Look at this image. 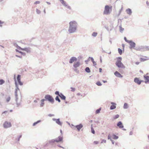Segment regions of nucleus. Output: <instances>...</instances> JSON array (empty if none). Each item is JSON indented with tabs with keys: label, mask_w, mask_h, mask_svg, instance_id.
<instances>
[{
	"label": "nucleus",
	"mask_w": 149,
	"mask_h": 149,
	"mask_svg": "<svg viewBox=\"0 0 149 149\" xmlns=\"http://www.w3.org/2000/svg\"><path fill=\"white\" fill-rule=\"evenodd\" d=\"M78 24L75 21H71L69 23V26L68 31L70 33H72L76 32Z\"/></svg>",
	"instance_id": "1"
},
{
	"label": "nucleus",
	"mask_w": 149,
	"mask_h": 149,
	"mask_svg": "<svg viewBox=\"0 0 149 149\" xmlns=\"http://www.w3.org/2000/svg\"><path fill=\"white\" fill-rule=\"evenodd\" d=\"M63 137L60 136H58L57 138L49 140V144L52 145L53 143L55 142L58 143L62 141H63Z\"/></svg>",
	"instance_id": "2"
},
{
	"label": "nucleus",
	"mask_w": 149,
	"mask_h": 149,
	"mask_svg": "<svg viewBox=\"0 0 149 149\" xmlns=\"http://www.w3.org/2000/svg\"><path fill=\"white\" fill-rule=\"evenodd\" d=\"M117 60L116 63V65L119 68H125V66L121 62V61L122 58L120 57H119L117 58Z\"/></svg>",
	"instance_id": "3"
},
{
	"label": "nucleus",
	"mask_w": 149,
	"mask_h": 149,
	"mask_svg": "<svg viewBox=\"0 0 149 149\" xmlns=\"http://www.w3.org/2000/svg\"><path fill=\"white\" fill-rule=\"evenodd\" d=\"M19 91V87L16 88L15 90V101L16 103L17 107H18L21 104V100H20L19 101H18V97L17 94V92L18 91Z\"/></svg>",
	"instance_id": "4"
},
{
	"label": "nucleus",
	"mask_w": 149,
	"mask_h": 149,
	"mask_svg": "<svg viewBox=\"0 0 149 149\" xmlns=\"http://www.w3.org/2000/svg\"><path fill=\"white\" fill-rule=\"evenodd\" d=\"M45 101H48L52 104H53L54 102V100L52 97L49 95H46L45 96Z\"/></svg>",
	"instance_id": "5"
},
{
	"label": "nucleus",
	"mask_w": 149,
	"mask_h": 149,
	"mask_svg": "<svg viewBox=\"0 0 149 149\" xmlns=\"http://www.w3.org/2000/svg\"><path fill=\"white\" fill-rule=\"evenodd\" d=\"M110 8L109 6H105L104 8V10L103 12V14L106 15H108L110 14Z\"/></svg>",
	"instance_id": "6"
},
{
	"label": "nucleus",
	"mask_w": 149,
	"mask_h": 149,
	"mask_svg": "<svg viewBox=\"0 0 149 149\" xmlns=\"http://www.w3.org/2000/svg\"><path fill=\"white\" fill-rule=\"evenodd\" d=\"M3 127L5 128H7L11 127L12 125L10 122L5 121L3 125Z\"/></svg>",
	"instance_id": "7"
},
{
	"label": "nucleus",
	"mask_w": 149,
	"mask_h": 149,
	"mask_svg": "<svg viewBox=\"0 0 149 149\" xmlns=\"http://www.w3.org/2000/svg\"><path fill=\"white\" fill-rule=\"evenodd\" d=\"M135 49L137 51H139L141 52L146 51L145 46H141L139 47H136Z\"/></svg>",
	"instance_id": "8"
},
{
	"label": "nucleus",
	"mask_w": 149,
	"mask_h": 149,
	"mask_svg": "<svg viewBox=\"0 0 149 149\" xmlns=\"http://www.w3.org/2000/svg\"><path fill=\"white\" fill-rule=\"evenodd\" d=\"M129 43L130 46L129 48L130 49H135V47L136 46V43L135 42H133L132 40H130V41L128 43Z\"/></svg>",
	"instance_id": "9"
},
{
	"label": "nucleus",
	"mask_w": 149,
	"mask_h": 149,
	"mask_svg": "<svg viewBox=\"0 0 149 149\" xmlns=\"http://www.w3.org/2000/svg\"><path fill=\"white\" fill-rule=\"evenodd\" d=\"M60 1L61 2V3L62 4V5L63 6H65V7H67V8H68V9H69L70 10L71 9V7L70 6H68L67 4L66 3V2L64 0H62L61 1Z\"/></svg>",
	"instance_id": "10"
},
{
	"label": "nucleus",
	"mask_w": 149,
	"mask_h": 149,
	"mask_svg": "<svg viewBox=\"0 0 149 149\" xmlns=\"http://www.w3.org/2000/svg\"><path fill=\"white\" fill-rule=\"evenodd\" d=\"M134 81L138 85H140L142 82H143V81L140 80L138 78L136 77L134 79Z\"/></svg>",
	"instance_id": "11"
},
{
	"label": "nucleus",
	"mask_w": 149,
	"mask_h": 149,
	"mask_svg": "<svg viewBox=\"0 0 149 149\" xmlns=\"http://www.w3.org/2000/svg\"><path fill=\"white\" fill-rule=\"evenodd\" d=\"M52 120L53 121H55L56 123L58 125L61 126L62 125V123L60 121L59 118L55 119L54 118H52Z\"/></svg>",
	"instance_id": "12"
},
{
	"label": "nucleus",
	"mask_w": 149,
	"mask_h": 149,
	"mask_svg": "<svg viewBox=\"0 0 149 149\" xmlns=\"http://www.w3.org/2000/svg\"><path fill=\"white\" fill-rule=\"evenodd\" d=\"M21 75L18 74L17 75V79L18 82V83L19 85L20 86H22L23 85V83L21 82Z\"/></svg>",
	"instance_id": "13"
},
{
	"label": "nucleus",
	"mask_w": 149,
	"mask_h": 149,
	"mask_svg": "<svg viewBox=\"0 0 149 149\" xmlns=\"http://www.w3.org/2000/svg\"><path fill=\"white\" fill-rule=\"evenodd\" d=\"M77 58L74 56L72 57L70 60L69 62L70 63H72L74 61H76Z\"/></svg>",
	"instance_id": "14"
},
{
	"label": "nucleus",
	"mask_w": 149,
	"mask_h": 149,
	"mask_svg": "<svg viewBox=\"0 0 149 149\" xmlns=\"http://www.w3.org/2000/svg\"><path fill=\"white\" fill-rule=\"evenodd\" d=\"M80 65V63L79 61H78L74 63L73 65V67L75 68H77L79 67Z\"/></svg>",
	"instance_id": "15"
},
{
	"label": "nucleus",
	"mask_w": 149,
	"mask_h": 149,
	"mask_svg": "<svg viewBox=\"0 0 149 149\" xmlns=\"http://www.w3.org/2000/svg\"><path fill=\"white\" fill-rule=\"evenodd\" d=\"M75 127L77 128L78 131H79L83 127V125L81 124H80L79 125L75 126Z\"/></svg>",
	"instance_id": "16"
},
{
	"label": "nucleus",
	"mask_w": 149,
	"mask_h": 149,
	"mask_svg": "<svg viewBox=\"0 0 149 149\" xmlns=\"http://www.w3.org/2000/svg\"><path fill=\"white\" fill-rule=\"evenodd\" d=\"M117 125L120 128H123L124 127L121 121H119L118 122L117 124Z\"/></svg>",
	"instance_id": "17"
},
{
	"label": "nucleus",
	"mask_w": 149,
	"mask_h": 149,
	"mask_svg": "<svg viewBox=\"0 0 149 149\" xmlns=\"http://www.w3.org/2000/svg\"><path fill=\"white\" fill-rule=\"evenodd\" d=\"M115 75L117 77L119 78H122L123 76L117 71H116L114 73Z\"/></svg>",
	"instance_id": "18"
},
{
	"label": "nucleus",
	"mask_w": 149,
	"mask_h": 149,
	"mask_svg": "<svg viewBox=\"0 0 149 149\" xmlns=\"http://www.w3.org/2000/svg\"><path fill=\"white\" fill-rule=\"evenodd\" d=\"M144 77L146 80V81H145V83L146 84L148 82L149 84V76L144 75Z\"/></svg>",
	"instance_id": "19"
},
{
	"label": "nucleus",
	"mask_w": 149,
	"mask_h": 149,
	"mask_svg": "<svg viewBox=\"0 0 149 149\" xmlns=\"http://www.w3.org/2000/svg\"><path fill=\"white\" fill-rule=\"evenodd\" d=\"M21 50H24L26 51L27 53H29L30 52V48H21Z\"/></svg>",
	"instance_id": "20"
},
{
	"label": "nucleus",
	"mask_w": 149,
	"mask_h": 149,
	"mask_svg": "<svg viewBox=\"0 0 149 149\" xmlns=\"http://www.w3.org/2000/svg\"><path fill=\"white\" fill-rule=\"evenodd\" d=\"M126 11L128 15H131L132 13V11L129 8L127 9L126 10Z\"/></svg>",
	"instance_id": "21"
},
{
	"label": "nucleus",
	"mask_w": 149,
	"mask_h": 149,
	"mask_svg": "<svg viewBox=\"0 0 149 149\" xmlns=\"http://www.w3.org/2000/svg\"><path fill=\"white\" fill-rule=\"evenodd\" d=\"M59 97H60L61 99L63 100H65L66 97L64 95L63 93H60V95H59Z\"/></svg>",
	"instance_id": "22"
},
{
	"label": "nucleus",
	"mask_w": 149,
	"mask_h": 149,
	"mask_svg": "<svg viewBox=\"0 0 149 149\" xmlns=\"http://www.w3.org/2000/svg\"><path fill=\"white\" fill-rule=\"evenodd\" d=\"M111 137H112V136L111 134H109L108 136V139H110V141H111L112 143L113 144H114V142L111 139Z\"/></svg>",
	"instance_id": "23"
},
{
	"label": "nucleus",
	"mask_w": 149,
	"mask_h": 149,
	"mask_svg": "<svg viewBox=\"0 0 149 149\" xmlns=\"http://www.w3.org/2000/svg\"><path fill=\"white\" fill-rule=\"evenodd\" d=\"M85 71L87 73H90L91 72L89 68L88 67H86L85 69Z\"/></svg>",
	"instance_id": "24"
},
{
	"label": "nucleus",
	"mask_w": 149,
	"mask_h": 149,
	"mask_svg": "<svg viewBox=\"0 0 149 149\" xmlns=\"http://www.w3.org/2000/svg\"><path fill=\"white\" fill-rule=\"evenodd\" d=\"M128 108V104L125 103H124L123 106V108L124 109H127Z\"/></svg>",
	"instance_id": "25"
},
{
	"label": "nucleus",
	"mask_w": 149,
	"mask_h": 149,
	"mask_svg": "<svg viewBox=\"0 0 149 149\" xmlns=\"http://www.w3.org/2000/svg\"><path fill=\"white\" fill-rule=\"evenodd\" d=\"M14 80L15 81V85L16 88H17V87H18V86L17 84V81H16V78H15V75L14 77Z\"/></svg>",
	"instance_id": "26"
},
{
	"label": "nucleus",
	"mask_w": 149,
	"mask_h": 149,
	"mask_svg": "<svg viewBox=\"0 0 149 149\" xmlns=\"http://www.w3.org/2000/svg\"><path fill=\"white\" fill-rule=\"evenodd\" d=\"M113 139H117L118 138V136H116L114 134H113Z\"/></svg>",
	"instance_id": "27"
},
{
	"label": "nucleus",
	"mask_w": 149,
	"mask_h": 149,
	"mask_svg": "<svg viewBox=\"0 0 149 149\" xmlns=\"http://www.w3.org/2000/svg\"><path fill=\"white\" fill-rule=\"evenodd\" d=\"M59 96H56L55 99L56 101H58L59 102H61V100L59 97Z\"/></svg>",
	"instance_id": "28"
},
{
	"label": "nucleus",
	"mask_w": 149,
	"mask_h": 149,
	"mask_svg": "<svg viewBox=\"0 0 149 149\" xmlns=\"http://www.w3.org/2000/svg\"><path fill=\"white\" fill-rule=\"evenodd\" d=\"M116 107V105H111L110 107L111 110H113L115 109Z\"/></svg>",
	"instance_id": "29"
},
{
	"label": "nucleus",
	"mask_w": 149,
	"mask_h": 149,
	"mask_svg": "<svg viewBox=\"0 0 149 149\" xmlns=\"http://www.w3.org/2000/svg\"><path fill=\"white\" fill-rule=\"evenodd\" d=\"M119 29H120V31L121 33H123V30H124V29L121 26H119Z\"/></svg>",
	"instance_id": "30"
},
{
	"label": "nucleus",
	"mask_w": 149,
	"mask_h": 149,
	"mask_svg": "<svg viewBox=\"0 0 149 149\" xmlns=\"http://www.w3.org/2000/svg\"><path fill=\"white\" fill-rule=\"evenodd\" d=\"M92 124L91 125V132L93 134H95V131L94 130L93 127H92Z\"/></svg>",
	"instance_id": "31"
},
{
	"label": "nucleus",
	"mask_w": 149,
	"mask_h": 149,
	"mask_svg": "<svg viewBox=\"0 0 149 149\" xmlns=\"http://www.w3.org/2000/svg\"><path fill=\"white\" fill-rule=\"evenodd\" d=\"M14 45L16 47L17 49H20L21 48V47H20L19 46L17 45V43H14Z\"/></svg>",
	"instance_id": "32"
},
{
	"label": "nucleus",
	"mask_w": 149,
	"mask_h": 149,
	"mask_svg": "<svg viewBox=\"0 0 149 149\" xmlns=\"http://www.w3.org/2000/svg\"><path fill=\"white\" fill-rule=\"evenodd\" d=\"M40 122H41V120H38L37 121H36V122H34L33 124V126H35L38 123Z\"/></svg>",
	"instance_id": "33"
},
{
	"label": "nucleus",
	"mask_w": 149,
	"mask_h": 149,
	"mask_svg": "<svg viewBox=\"0 0 149 149\" xmlns=\"http://www.w3.org/2000/svg\"><path fill=\"white\" fill-rule=\"evenodd\" d=\"M118 53L120 54L121 55L122 54V50L120 48H118Z\"/></svg>",
	"instance_id": "34"
},
{
	"label": "nucleus",
	"mask_w": 149,
	"mask_h": 149,
	"mask_svg": "<svg viewBox=\"0 0 149 149\" xmlns=\"http://www.w3.org/2000/svg\"><path fill=\"white\" fill-rule=\"evenodd\" d=\"M101 108H100L99 109L96 110L95 113H98L100 112V110H101Z\"/></svg>",
	"instance_id": "35"
},
{
	"label": "nucleus",
	"mask_w": 149,
	"mask_h": 149,
	"mask_svg": "<svg viewBox=\"0 0 149 149\" xmlns=\"http://www.w3.org/2000/svg\"><path fill=\"white\" fill-rule=\"evenodd\" d=\"M5 81L2 79H0V85H1L4 84Z\"/></svg>",
	"instance_id": "36"
},
{
	"label": "nucleus",
	"mask_w": 149,
	"mask_h": 149,
	"mask_svg": "<svg viewBox=\"0 0 149 149\" xmlns=\"http://www.w3.org/2000/svg\"><path fill=\"white\" fill-rule=\"evenodd\" d=\"M96 84L98 86H101L102 85L100 81H97L96 83Z\"/></svg>",
	"instance_id": "37"
},
{
	"label": "nucleus",
	"mask_w": 149,
	"mask_h": 149,
	"mask_svg": "<svg viewBox=\"0 0 149 149\" xmlns=\"http://www.w3.org/2000/svg\"><path fill=\"white\" fill-rule=\"evenodd\" d=\"M97 35V33L95 32H94L92 34V36L95 37H96Z\"/></svg>",
	"instance_id": "38"
},
{
	"label": "nucleus",
	"mask_w": 149,
	"mask_h": 149,
	"mask_svg": "<svg viewBox=\"0 0 149 149\" xmlns=\"http://www.w3.org/2000/svg\"><path fill=\"white\" fill-rule=\"evenodd\" d=\"M119 117V115L118 114H116L113 117L114 119H116L118 118Z\"/></svg>",
	"instance_id": "39"
},
{
	"label": "nucleus",
	"mask_w": 149,
	"mask_h": 149,
	"mask_svg": "<svg viewBox=\"0 0 149 149\" xmlns=\"http://www.w3.org/2000/svg\"><path fill=\"white\" fill-rule=\"evenodd\" d=\"M10 100V97H8L6 99V101L7 102H9Z\"/></svg>",
	"instance_id": "40"
},
{
	"label": "nucleus",
	"mask_w": 149,
	"mask_h": 149,
	"mask_svg": "<svg viewBox=\"0 0 149 149\" xmlns=\"http://www.w3.org/2000/svg\"><path fill=\"white\" fill-rule=\"evenodd\" d=\"M55 94L56 95H58V96H59V95H60V93L58 91H56L55 93Z\"/></svg>",
	"instance_id": "41"
},
{
	"label": "nucleus",
	"mask_w": 149,
	"mask_h": 149,
	"mask_svg": "<svg viewBox=\"0 0 149 149\" xmlns=\"http://www.w3.org/2000/svg\"><path fill=\"white\" fill-rule=\"evenodd\" d=\"M146 51H149V46H145Z\"/></svg>",
	"instance_id": "42"
},
{
	"label": "nucleus",
	"mask_w": 149,
	"mask_h": 149,
	"mask_svg": "<svg viewBox=\"0 0 149 149\" xmlns=\"http://www.w3.org/2000/svg\"><path fill=\"white\" fill-rule=\"evenodd\" d=\"M124 39L125 40V41L127 42L128 43L130 41V40H127V38L126 37H124Z\"/></svg>",
	"instance_id": "43"
},
{
	"label": "nucleus",
	"mask_w": 149,
	"mask_h": 149,
	"mask_svg": "<svg viewBox=\"0 0 149 149\" xmlns=\"http://www.w3.org/2000/svg\"><path fill=\"white\" fill-rule=\"evenodd\" d=\"M74 71H75L76 73H78L79 72V71L77 68H75L74 70Z\"/></svg>",
	"instance_id": "44"
},
{
	"label": "nucleus",
	"mask_w": 149,
	"mask_h": 149,
	"mask_svg": "<svg viewBox=\"0 0 149 149\" xmlns=\"http://www.w3.org/2000/svg\"><path fill=\"white\" fill-rule=\"evenodd\" d=\"M123 6H122V7H121V9L119 11V13L118 15H119L120 14L121 11L123 10Z\"/></svg>",
	"instance_id": "45"
},
{
	"label": "nucleus",
	"mask_w": 149,
	"mask_h": 149,
	"mask_svg": "<svg viewBox=\"0 0 149 149\" xmlns=\"http://www.w3.org/2000/svg\"><path fill=\"white\" fill-rule=\"evenodd\" d=\"M147 59H144L143 58H140V60L141 61H145Z\"/></svg>",
	"instance_id": "46"
},
{
	"label": "nucleus",
	"mask_w": 149,
	"mask_h": 149,
	"mask_svg": "<svg viewBox=\"0 0 149 149\" xmlns=\"http://www.w3.org/2000/svg\"><path fill=\"white\" fill-rule=\"evenodd\" d=\"M44 102H41L40 104V107H43V106H44Z\"/></svg>",
	"instance_id": "47"
},
{
	"label": "nucleus",
	"mask_w": 149,
	"mask_h": 149,
	"mask_svg": "<svg viewBox=\"0 0 149 149\" xmlns=\"http://www.w3.org/2000/svg\"><path fill=\"white\" fill-rule=\"evenodd\" d=\"M36 11L38 14H39L40 13V11L37 9H36Z\"/></svg>",
	"instance_id": "48"
},
{
	"label": "nucleus",
	"mask_w": 149,
	"mask_h": 149,
	"mask_svg": "<svg viewBox=\"0 0 149 149\" xmlns=\"http://www.w3.org/2000/svg\"><path fill=\"white\" fill-rule=\"evenodd\" d=\"M70 88L71 89V91H74L75 90V88H74L71 87Z\"/></svg>",
	"instance_id": "49"
},
{
	"label": "nucleus",
	"mask_w": 149,
	"mask_h": 149,
	"mask_svg": "<svg viewBox=\"0 0 149 149\" xmlns=\"http://www.w3.org/2000/svg\"><path fill=\"white\" fill-rule=\"evenodd\" d=\"M40 3V2L39 1H37L35 2L34 3V4H39Z\"/></svg>",
	"instance_id": "50"
},
{
	"label": "nucleus",
	"mask_w": 149,
	"mask_h": 149,
	"mask_svg": "<svg viewBox=\"0 0 149 149\" xmlns=\"http://www.w3.org/2000/svg\"><path fill=\"white\" fill-rule=\"evenodd\" d=\"M106 140H104V139H103V140H102L101 142V143H103V142H104V143H106Z\"/></svg>",
	"instance_id": "51"
},
{
	"label": "nucleus",
	"mask_w": 149,
	"mask_h": 149,
	"mask_svg": "<svg viewBox=\"0 0 149 149\" xmlns=\"http://www.w3.org/2000/svg\"><path fill=\"white\" fill-rule=\"evenodd\" d=\"M22 135H20L19 136V137L18 139H17V140L18 141H19V140H20V138H21V137H22Z\"/></svg>",
	"instance_id": "52"
},
{
	"label": "nucleus",
	"mask_w": 149,
	"mask_h": 149,
	"mask_svg": "<svg viewBox=\"0 0 149 149\" xmlns=\"http://www.w3.org/2000/svg\"><path fill=\"white\" fill-rule=\"evenodd\" d=\"M89 58H91V60L92 62L94 61L93 58V57H90Z\"/></svg>",
	"instance_id": "53"
},
{
	"label": "nucleus",
	"mask_w": 149,
	"mask_h": 149,
	"mask_svg": "<svg viewBox=\"0 0 149 149\" xmlns=\"http://www.w3.org/2000/svg\"><path fill=\"white\" fill-rule=\"evenodd\" d=\"M48 116L49 117L53 116H54V115L51 114H48Z\"/></svg>",
	"instance_id": "54"
},
{
	"label": "nucleus",
	"mask_w": 149,
	"mask_h": 149,
	"mask_svg": "<svg viewBox=\"0 0 149 149\" xmlns=\"http://www.w3.org/2000/svg\"><path fill=\"white\" fill-rule=\"evenodd\" d=\"M93 65L94 66H95V65H97V64H96V63L95 61H93Z\"/></svg>",
	"instance_id": "55"
},
{
	"label": "nucleus",
	"mask_w": 149,
	"mask_h": 149,
	"mask_svg": "<svg viewBox=\"0 0 149 149\" xmlns=\"http://www.w3.org/2000/svg\"><path fill=\"white\" fill-rule=\"evenodd\" d=\"M111 104H112V105H116V103L113 102H111Z\"/></svg>",
	"instance_id": "56"
},
{
	"label": "nucleus",
	"mask_w": 149,
	"mask_h": 149,
	"mask_svg": "<svg viewBox=\"0 0 149 149\" xmlns=\"http://www.w3.org/2000/svg\"><path fill=\"white\" fill-rule=\"evenodd\" d=\"M94 143L95 144H97L98 143V142L97 141H94Z\"/></svg>",
	"instance_id": "57"
},
{
	"label": "nucleus",
	"mask_w": 149,
	"mask_h": 149,
	"mask_svg": "<svg viewBox=\"0 0 149 149\" xmlns=\"http://www.w3.org/2000/svg\"><path fill=\"white\" fill-rule=\"evenodd\" d=\"M45 100V99H42L41 100V101L42 102H44V101Z\"/></svg>",
	"instance_id": "58"
},
{
	"label": "nucleus",
	"mask_w": 149,
	"mask_h": 149,
	"mask_svg": "<svg viewBox=\"0 0 149 149\" xmlns=\"http://www.w3.org/2000/svg\"><path fill=\"white\" fill-rule=\"evenodd\" d=\"M133 134V132L132 131H131L130 132V135H132Z\"/></svg>",
	"instance_id": "59"
},
{
	"label": "nucleus",
	"mask_w": 149,
	"mask_h": 149,
	"mask_svg": "<svg viewBox=\"0 0 149 149\" xmlns=\"http://www.w3.org/2000/svg\"><path fill=\"white\" fill-rule=\"evenodd\" d=\"M99 70L100 72H102V69L101 68H99Z\"/></svg>",
	"instance_id": "60"
},
{
	"label": "nucleus",
	"mask_w": 149,
	"mask_h": 149,
	"mask_svg": "<svg viewBox=\"0 0 149 149\" xmlns=\"http://www.w3.org/2000/svg\"><path fill=\"white\" fill-rule=\"evenodd\" d=\"M7 112V111H5L2 113V114L6 113Z\"/></svg>",
	"instance_id": "61"
},
{
	"label": "nucleus",
	"mask_w": 149,
	"mask_h": 149,
	"mask_svg": "<svg viewBox=\"0 0 149 149\" xmlns=\"http://www.w3.org/2000/svg\"><path fill=\"white\" fill-rule=\"evenodd\" d=\"M57 146H58V147H60V148H63V147L59 145H57Z\"/></svg>",
	"instance_id": "62"
},
{
	"label": "nucleus",
	"mask_w": 149,
	"mask_h": 149,
	"mask_svg": "<svg viewBox=\"0 0 149 149\" xmlns=\"http://www.w3.org/2000/svg\"><path fill=\"white\" fill-rule=\"evenodd\" d=\"M46 3L48 5H50V3L49 2H47V1H46Z\"/></svg>",
	"instance_id": "63"
},
{
	"label": "nucleus",
	"mask_w": 149,
	"mask_h": 149,
	"mask_svg": "<svg viewBox=\"0 0 149 149\" xmlns=\"http://www.w3.org/2000/svg\"><path fill=\"white\" fill-rule=\"evenodd\" d=\"M146 4H147V6H149V3H148V1H146Z\"/></svg>",
	"instance_id": "64"
}]
</instances>
